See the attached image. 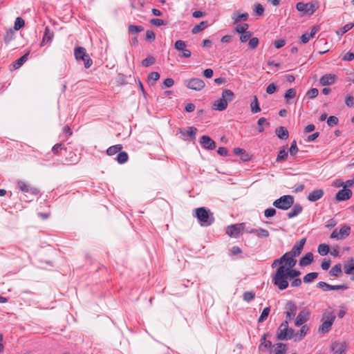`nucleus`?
<instances>
[{
  "mask_svg": "<svg viewBox=\"0 0 354 354\" xmlns=\"http://www.w3.org/2000/svg\"><path fill=\"white\" fill-rule=\"evenodd\" d=\"M313 261V254L312 252H308L299 261L301 266H307L311 264Z\"/></svg>",
  "mask_w": 354,
  "mask_h": 354,
  "instance_id": "26",
  "label": "nucleus"
},
{
  "mask_svg": "<svg viewBox=\"0 0 354 354\" xmlns=\"http://www.w3.org/2000/svg\"><path fill=\"white\" fill-rule=\"evenodd\" d=\"M297 311V307L295 303L292 301L287 302L285 306L284 313L286 314L285 322H291L295 318Z\"/></svg>",
  "mask_w": 354,
  "mask_h": 354,
  "instance_id": "7",
  "label": "nucleus"
},
{
  "mask_svg": "<svg viewBox=\"0 0 354 354\" xmlns=\"http://www.w3.org/2000/svg\"><path fill=\"white\" fill-rule=\"evenodd\" d=\"M156 62V59L152 55H149L142 61V65L145 67H149L153 65Z\"/></svg>",
  "mask_w": 354,
  "mask_h": 354,
  "instance_id": "43",
  "label": "nucleus"
},
{
  "mask_svg": "<svg viewBox=\"0 0 354 354\" xmlns=\"http://www.w3.org/2000/svg\"><path fill=\"white\" fill-rule=\"evenodd\" d=\"M309 326L308 325H302L301 329L295 334V342L301 341L308 333Z\"/></svg>",
  "mask_w": 354,
  "mask_h": 354,
  "instance_id": "25",
  "label": "nucleus"
},
{
  "mask_svg": "<svg viewBox=\"0 0 354 354\" xmlns=\"http://www.w3.org/2000/svg\"><path fill=\"white\" fill-rule=\"evenodd\" d=\"M335 319V315L330 310H326L324 313L322 318V322H329L334 323Z\"/></svg>",
  "mask_w": 354,
  "mask_h": 354,
  "instance_id": "31",
  "label": "nucleus"
},
{
  "mask_svg": "<svg viewBox=\"0 0 354 354\" xmlns=\"http://www.w3.org/2000/svg\"><path fill=\"white\" fill-rule=\"evenodd\" d=\"M255 297V294L252 292L248 291L245 292L243 295V299L245 301L250 302L253 300Z\"/></svg>",
  "mask_w": 354,
  "mask_h": 354,
  "instance_id": "53",
  "label": "nucleus"
},
{
  "mask_svg": "<svg viewBox=\"0 0 354 354\" xmlns=\"http://www.w3.org/2000/svg\"><path fill=\"white\" fill-rule=\"evenodd\" d=\"M29 52L21 56L20 58L17 59L13 64V68L15 69L19 68L28 59Z\"/></svg>",
  "mask_w": 354,
  "mask_h": 354,
  "instance_id": "32",
  "label": "nucleus"
},
{
  "mask_svg": "<svg viewBox=\"0 0 354 354\" xmlns=\"http://www.w3.org/2000/svg\"><path fill=\"white\" fill-rule=\"evenodd\" d=\"M249 15L247 12L245 13H239L238 12H234L232 15V19L234 21V24H237L240 21H247L248 19Z\"/></svg>",
  "mask_w": 354,
  "mask_h": 354,
  "instance_id": "27",
  "label": "nucleus"
},
{
  "mask_svg": "<svg viewBox=\"0 0 354 354\" xmlns=\"http://www.w3.org/2000/svg\"><path fill=\"white\" fill-rule=\"evenodd\" d=\"M277 137L282 140H286L288 138V131L284 127H279L275 130Z\"/></svg>",
  "mask_w": 354,
  "mask_h": 354,
  "instance_id": "30",
  "label": "nucleus"
},
{
  "mask_svg": "<svg viewBox=\"0 0 354 354\" xmlns=\"http://www.w3.org/2000/svg\"><path fill=\"white\" fill-rule=\"evenodd\" d=\"M337 76L335 74H326L321 77L319 83L322 86H328L333 84L335 82Z\"/></svg>",
  "mask_w": 354,
  "mask_h": 354,
  "instance_id": "20",
  "label": "nucleus"
},
{
  "mask_svg": "<svg viewBox=\"0 0 354 354\" xmlns=\"http://www.w3.org/2000/svg\"><path fill=\"white\" fill-rule=\"evenodd\" d=\"M185 86L192 90L201 91L205 87V84L201 79L192 78L185 81Z\"/></svg>",
  "mask_w": 354,
  "mask_h": 354,
  "instance_id": "10",
  "label": "nucleus"
},
{
  "mask_svg": "<svg viewBox=\"0 0 354 354\" xmlns=\"http://www.w3.org/2000/svg\"><path fill=\"white\" fill-rule=\"evenodd\" d=\"M287 157H288V152L286 151L285 149H282L279 151V152L278 153V156L277 158V162L284 161L286 160Z\"/></svg>",
  "mask_w": 354,
  "mask_h": 354,
  "instance_id": "52",
  "label": "nucleus"
},
{
  "mask_svg": "<svg viewBox=\"0 0 354 354\" xmlns=\"http://www.w3.org/2000/svg\"><path fill=\"white\" fill-rule=\"evenodd\" d=\"M251 111L254 113L261 111V109L259 105L258 98L256 95L253 97V101L250 104Z\"/></svg>",
  "mask_w": 354,
  "mask_h": 354,
  "instance_id": "38",
  "label": "nucleus"
},
{
  "mask_svg": "<svg viewBox=\"0 0 354 354\" xmlns=\"http://www.w3.org/2000/svg\"><path fill=\"white\" fill-rule=\"evenodd\" d=\"M197 132V129L194 127H189L187 129L186 131L182 132V134L185 136V134L189 136L192 139H195L196 133Z\"/></svg>",
  "mask_w": 354,
  "mask_h": 354,
  "instance_id": "46",
  "label": "nucleus"
},
{
  "mask_svg": "<svg viewBox=\"0 0 354 354\" xmlns=\"http://www.w3.org/2000/svg\"><path fill=\"white\" fill-rule=\"evenodd\" d=\"M310 318V313L308 310H301L297 315L295 321V325L296 326H302L304 323L308 321Z\"/></svg>",
  "mask_w": 354,
  "mask_h": 354,
  "instance_id": "15",
  "label": "nucleus"
},
{
  "mask_svg": "<svg viewBox=\"0 0 354 354\" xmlns=\"http://www.w3.org/2000/svg\"><path fill=\"white\" fill-rule=\"evenodd\" d=\"M245 223L231 225L227 227L226 234L231 237L237 238L240 236L241 232L245 230Z\"/></svg>",
  "mask_w": 354,
  "mask_h": 354,
  "instance_id": "6",
  "label": "nucleus"
},
{
  "mask_svg": "<svg viewBox=\"0 0 354 354\" xmlns=\"http://www.w3.org/2000/svg\"><path fill=\"white\" fill-rule=\"evenodd\" d=\"M291 281L288 274H287L286 267L280 266L275 273L272 275V281L279 290H283L288 287V281Z\"/></svg>",
  "mask_w": 354,
  "mask_h": 354,
  "instance_id": "1",
  "label": "nucleus"
},
{
  "mask_svg": "<svg viewBox=\"0 0 354 354\" xmlns=\"http://www.w3.org/2000/svg\"><path fill=\"white\" fill-rule=\"evenodd\" d=\"M351 233V227L348 225L342 226L339 231L335 229L330 234V239L342 240L346 239Z\"/></svg>",
  "mask_w": 354,
  "mask_h": 354,
  "instance_id": "9",
  "label": "nucleus"
},
{
  "mask_svg": "<svg viewBox=\"0 0 354 354\" xmlns=\"http://www.w3.org/2000/svg\"><path fill=\"white\" fill-rule=\"evenodd\" d=\"M302 209L303 208L301 205L299 203H297L294 205L291 210L288 212L287 216L289 218L297 216L302 212Z\"/></svg>",
  "mask_w": 354,
  "mask_h": 354,
  "instance_id": "28",
  "label": "nucleus"
},
{
  "mask_svg": "<svg viewBox=\"0 0 354 354\" xmlns=\"http://www.w3.org/2000/svg\"><path fill=\"white\" fill-rule=\"evenodd\" d=\"M282 257H285V259L283 260V263L286 268H294L297 263V260L295 259V257H293V254L290 252H286Z\"/></svg>",
  "mask_w": 354,
  "mask_h": 354,
  "instance_id": "19",
  "label": "nucleus"
},
{
  "mask_svg": "<svg viewBox=\"0 0 354 354\" xmlns=\"http://www.w3.org/2000/svg\"><path fill=\"white\" fill-rule=\"evenodd\" d=\"M252 36V32L250 31H247L245 32L241 33L240 37V41L241 42L247 41Z\"/></svg>",
  "mask_w": 354,
  "mask_h": 354,
  "instance_id": "62",
  "label": "nucleus"
},
{
  "mask_svg": "<svg viewBox=\"0 0 354 354\" xmlns=\"http://www.w3.org/2000/svg\"><path fill=\"white\" fill-rule=\"evenodd\" d=\"M25 26V21L21 17H17L15 19V25H14V30H18L23 28Z\"/></svg>",
  "mask_w": 354,
  "mask_h": 354,
  "instance_id": "49",
  "label": "nucleus"
},
{
  "mask_svg": "<svg viewBox=\"0 0 354 354\" xmlns=\"http://www.w3.org/2000/svg\"><path fill=\"white\" fill-rule=\"evenodd\" d=\"M200 143L203 148L208 150H213L216 148V142L208 136H203L201 138Z\"/></svg>",
  "mask_w": 354,
  "mask_h": 354,
  "instance_id": "16",
  "label": "nucleus"
},
{
  "mask_svg": "<svg viewBox=\"0 0 354 354\" xmlns=\"http://www.w3.org/2000/svg\"><path fill=\"white\" fill-rule=\"evenodd\" d=\"M248 27L249 25L248 24H239L236 27L235 31L237 32L238 33L241 34L247 32L246 30L248 28Z\"/></svg>",
  "mask_w": 354,
  "mask_h": 354,
  "instance_id": "54",
  "label": "nucleus"
},
{
  "mask_svg": "<svg viewBox=\"0 0 354 354\" xmlns=\"http://www.w3.org/2000/svg\"><path fill=\"white\" fill-rule=\"evenodd\" d=\"M354 26V23H348L344 27L336 31L337 35H343L344 33L350 30Z\"/></svg>",
  "mask_w": 354,
  "mask_h": 354,
  "instance_id": "39",
  "label": "nucleus"
},
{
  "mask_svg": "<svg viewBox=\"0 0 354 354\" xmlns=\"http://www.w3.org/2000/svg\"><path fill=\"white\" fill-rule=\"evenodd\" d=\"M174 48L180 52L179 57L180 58H189L192 55V52L187 48V44L185 41L177 40L174 43Z\"/></svg>",
  "mask_w": 354,
  "mask_h": 354,
  "instance_id": "8",
  "label": "nucleus"
},
{
  "mask_svg": "<svg viewBox=\"0 0 354 354\" xmlns=\"http://www.w3.org/2000/svg\"><path fill=\"white\" fill-rule=\"evenodd\" d=\"M296 96V89L295 88H289L286 91L284 95V97L288 100L289 99H293Z\"/></svg>",
  "mask_w": 354,
  "mask_h": 354,
  "instance_id": "51",
  "label": "nucleus"
},
{
  "mask_svg": "<svg viewBox=\"0 0 354 354\" xmlns=\"http://www.w3.org/2000/svg\"><path fill=\"white\" fill-rule=\"evenodd\" d=\"M344 271L346 274L352 275V279H354V261L351 259L344 265Z\"/></svg>",
  "mask_w": 354,
  "mask_h": 354,
  "instance_id": "29",
  "label": "nucleus"
},
{
  "mask_svg": "<svg viewBox=\"0 0 354 354\" xmlns=\"http://www.w3.org/2000/svg\"><path fill=\"white\" fill-rule=\"evenodd\" d=\"M74 55L77 61L82 60L84 62V67L88 68L93 64V61L90 58L89 55L86 53V50L83 47H77L74 50Z\"/></svg>",
  "mask_w": 354,
  "mask_h": 354,
  "instance_id": "4",
  "label": "nucleus"
},
{
  "mask_svg": "<svg viewBox=\"0 0 354 354\" xmlns=\"http://www.w3.org/2000/svg\"><path fill=\"white\" fill-rule=\"evenodd\" d=\"M259 44V39L257 37H252L249 40L248 46L250 48L254 49Z\"/></svg>",
  "mask_w": 354,
  "mask_h": 354,
  "instance_id": "57",
  "label": "nucleus"
},
{
  "mask_svg": "<svg viewBox=\"0 0 354 354\" xmlns=\"http://www.w3.org/2000/svg\"><path fill=\"white\" fill-rule=\"evenodd\" d=\"M353 192L351 189H346V187H344L343 189L339 190L335 196V199L337 201H344L348 200L351 198Z\"/></svg>",
  "mask_w": 354,
  "mask_h": 354,
  "instance_id": "14",
  "label": "nucleus"
},
{
  "mask_svg": "<svg viewBox=\"0 0 354 354\" xmlns=\"http://www.w3.org/2000/svg\"><path fill=\"white\" fill-rule=\"evenodd\" d=\"M298 151V147L297 146V142L295 140H293L291 143V146L289 149V152L291 156H295Z\"/></svg>",
  "mask_w": 354,
  "mask_h": 354,
  "instance_id": "59",
  "label": "nucleus"
},
{
  "mask_svg": "<svg viewBox=\"0 0 354 354\" xmlns=\"http://www.w3.org/2000/svg\"><path fill=\"white\" fill-rule=\"evenodd\" d=\"M15 31V30L10 29L6 32L3 39L6 44H9L11 41L14 39Z\"/></svg>",
  "mask_w": 354,
  "mask_h": 354,
  "instance_id": "40",
  "label": "nucleus"
},
{
  "mask_svg": "<svg viewBox=\"0 0 354 354\" xmlns=\"http://www.w3.org/2000/svg\"><path fill=\"white\" fill-rule=\"evenodd\" d=\"M298 11L306 15H313L315 11V6L311 3L298 2L296 5Z\"/></svg>",
  "mask_w": 354,
  "mask_h": 354,
  "instance_id": "11",
  "label": "nucleus"
},
{
  "mask_svg": "<svg viewBox=\"0 0 354 354\" xmlns=\"http://www.w3.org/2000/svg\"><path fill=\"white\" fill-rule=\"evenodd\" d=\"M317 251L321 256H325L329 252L330 248L328 245L322 243L318 246Z\"/></svg>",
  "mask_w": 354,
  "mask_h": 354,
  "instance_id": "41",
  "label": "nucleus"
},
{
  "mask_svg": "<svg viewBox=\"0 0 354 354\" xmlns=\"http://www.w3.org/2000/svg\"><path fill=\"white\" fill-rule=\"evenodd\" d=\"M324 194L322 189H315L308 194L307 198L309 201L315 202L322 198Z\"/></svg>",
  "mask_w": 354,
  "mask_h": 354,
  "instance_id": "23",
  "label": "nucleus"
},
{
  "mask_svg": "<svg viewBox=\"0 0 354 354\" xmlns=\"http://www.w3.org/2000/svg\"><path fill=\"white\" fill-rule=\"evenodd\" d=\"M254 11L258 15L262 16L264 12V8L260 3H257L254 5Z\"/></svg>",
  "mask_w": 354,
  "mask_h": 354,
  "instance_id": "61",
  "label": "nucleus"
},
{
  "mask_svg": "<svg viewBox=\"0 0 354 354\" xmlns=\"http://www.w3.org/2000/svg\"><path fill=\"white\" fill-rule=\"evenodd\" d=\"M333 323L329 322H322V325L319 327L318 332L320 333H328Z\"/></svg>",
  "mask_w": 354,
  "mask_h": 354,
  "instance_id": "34",
  "label": "nucleus"
},
{
  "mask_svg": "<svg viewBox=\"0 0 354 354\" xmlns=\"http://www.w3.org/2000/svg\"><path fill=\"white\" fill-rule=\"evenodd\" d=\"M270 312V308L266 307L263 310L260 317H259L258 322L261 323V322H264L268 318Z\"/></svg>",
  "mask_w": 354,
  "mask_h": 354,
  "instance_id": "47",
  "label": "nucleus"
},
{
  "mask_svg": "<svg viewBox=\"0 0 354 354\" xmlns=\"http://www.w3.org/2000/svg\"><path fill=\"white\" fill-rule=\"evenodd\" d=\"M128 154L125 151H120L118 155L117 156L116 160L118 163L123 164L125 163L128 160Z\"/></svg>",
  "mask_w": 354,
  "mask_h": 354,
  "instance_id": "42",
  "label": "nucleus"
},
{
  "mask_svg": "<svg viewBox=\"0 0 354 354\" xmlns=\"http://www.w3.org/2000/svg\"><path fill=\"white\" fill-rule=\"evenodd\" d=\"M159 78H160V74L158 72H151L148 75L149 81L153 80V82H156Z\"/></svg>",
  "mask_w": 354,
  "mask_h": 354,
  "instance_id": "63",
  "label": "nucleus"
},
{
  "mask_svg": "<svg viewBox=\"0 0 354 354\" xmlns=\"http://www.w3.org/2000/svg\"><path fill=\"white\" fill-rule=\"evenodd\" d=\"M256 232V235L258 237H261V238H267L270 235L269 232L267 230L263 229V228H259L257 230V232Z\"/></svg>",
  "mask_w": 354,
  "mask_h": 354,
  "instance_id": "50",
  "label": "nucleus"
},
{
  "mask_svg": "<svg viewBox=\"0 0 354 354\" xmlns=\"http://www.w3.org/2000/svg\"><path fill=\"white\" fill-rule=\"evenodd\" d=\"M150 23L152 25L156 26L157 27H159L160 26L166 25L167 24L166 21H163L162 19H157V18L151 19L150 20Z\"/></svg>",
  "mask_w": 354,
  "mask_h": 354,
  "instance_id": "56",
  "label": "nucleus"
},
{
  "mask_svg": "<svg viewBox=\"0 0 354 354\" xmlns=\"http://www.w3.org/2000/svg\"><path fill=\"white\" fill-rule=\"evenodd\" d=\"M54 37V32L50 29L49 27L46 26L44 30L41 46H44L46 44L50 43Z\"/></svg>",
  "mask_w": 354,
  "mask_h": 354,
  "instance_id": "24",
  "label": "nucleus"
},
{
  "mask_svg": "<svg viewBox=\"0 0 354 354\" xmlns=\"http://www.w3.org/2000/svg\"><path fill=\"white\" fill-rule=\"evenodd\" d=\"M318 93H319L318 89L316 88H313L308 91L306 95L309 98L312 99V98H315V97H317Z\"/></svg>",
  "mask_w": 354,
  "mask_h": 354,
  "instance_id": "58",
  "label": "nucleus"
},
{
  "mask_svg": "<svg viewBox=\"0 0 354 354\" xmlns=\"http://www.w3.org/2000/svg\"><path fill=\"white\" fill-rule=\"evenodd\" d=\"M270 336L269 333H264L261 339V344L259 345L260 350L272 349L274 346L270 340H267V337Z\"/></svg>",
  "mask_w": 354,
  "mask_h": 354,
  "instance_id": "21",
  "label": "nucleus"
},
{
  "mask_svg": "<svg viewBox=\"0 0 354 354\" xmlns=\"http://www.w3.org/2000/svg\"><path fill=\"white\" fill-rule=\"evenodd\" d=\"M317 287L323 289L324 291L346 290L348 288V286L344 284L330 285L324 281H319L317 283Z\"/></svg>",
  "mask_w": 354,
  "mask_h": 354,
  "instance_id": "12",
  "label": "nucleus"
},
{
  "mask_svg": "<svg viewBox=\"0 0 354 354\" xmlns=\"http://www.w3.org/2000/svg\"><path fill=\"white\" fill-rule=\"evenodd\" d=\"M275 348L274 350V354H286L287 348L286 344L283 343H277L275 345Z\"/></svg>",
  "mask_w": 354,
  "mask_h": 354,
  "instance_id": "35",
  "label": "nucleus"
},
{
  "mask_svg": "<svg viewBox=\"0 0 354 354\" xmlns=\"http://www.w3.org/2000/svg\"><path fill=\"white\" fill-rule=\"evenodd\" d=\"M275 214H276V209L272 207L266 209L264 212V215L267 218L272 217Z\"/></svg>",
  "mask_w": 354,
  "mask_h": 354,
  "instance_id": "60",
  "label": "nucleus"
},
{
  "mask_svg": "<svg viewBox=\"0 0 354 354\" xmlns=\"http://www.w3.org/2000/svg\"><path fill=\"white\" fill-rule=\"evenodd\" d=\"M207 26V22L203 21L199 24L196 25L192 30V34H198L201 31L203 30Z\"/></svg>",
  "mask_w": 354,
  "mask_h": 354,
  "instance_id": "37",
  "label": "nucleus"
},
{
  "mask_svg": "<svg viewBox=\"0 0 354 354\" xmlns=\"http://www.w3.org/2000/svg\"><path fill=\"white\" fill-rule=\"evenodd\" d=\"M287 274H288L290 280L297 278L301 272L299 270L293 269V268H286Z\"/></svg>",
  "mask_w": 354,
  "mask_h": 354,
  "instance_id": "44",
  "label": "nucleus"
},
{
  "mask_svg": "<svg viewBox=\"0 0 354 354\" xmlns=\"http://www.w3.org/2000/svg\"><path fill=\"white\" fill-rule=\"evenodd\" d=\"M318 276L317 272H310L304 277V282L308 283L315 280Z\"/></svg>",
  "mask_w": 354,
  "mask_h": 354,
  "instance_id": "45",
  "label": "nucleus"
},
{
  "mask_svg": "<svg viewBox=\"0 0 354 354\" xmlns=\"http://www.w3.org/2000/svg\"><path fill=\"white\" fill-rule=\"evenodd\" d=\"M338 118L336 116L332 115L330 116L327 120V124L329 127H333L338 124Z\"/></svg>",
  "mask_w": 354,
  "mask_h": 354,
  "instance_id": "55",
  "label": "nucleus"
},
{
  "mask_svg": "<svg viewBox=\"0 0 354 354\" xmlns=\"http://www.w3.org/2000/svg\"><path fill=\"white\" fill-rule=\"evenodd\" d=\"M288 322H283L281 325L279 326L277 333V338L279 340H286L288 339V337L290 336L288 335Z\"/></svg>",
  "mask_w": 354,
  "mask_h": 354,
  "instance_id": "13",
  "label": "nucleus"
},
{
  "mask_svg": "<svg viewBox=\"0 0 354 354\" xmlns=\"http://www.w3.org/2000/svg\"><path fill=\"white\" fill-rule=\"evenodd\" d=\"M196 216L202 226H209L214 221L213 214L205 207L196 208Z\"/></svg>",
  "mask_w": 354,
  "mask_h": 354,
  "instance_id": "3",
  "label": "nucleus"
},
{
  "mask_svg": "<svg viewBox=\"0 0 354 354\" xmlns=\"http://www.w3.org/2000/svg\"><path fill=\"white\" fill-rule=\"evenodd\" d=\"M345 103L347 106L352 107L354 106V97L351 95H348L346 97Z\"/></svg>",
  "mask_w": 354,
  "mask_h": 354,
  "instance_id": "64",
  "label": "nucleus"
},
{
  "mask_svg": "<svg viewBox=\"0 0 354 354\" xmlns=\"http://www.w3.org/2000/svg\"><path fill=\"white\" fill-rule=\"evenodd\" d=\"M17 188L24 193H29L33 195H37L38 194V190L36 188L31 187L30 185L21 180L17 182Z\"/></svg>",
  "mask_w": 354,
  "mask_h": 354,
  "instance_id": "17",
  "label": "nucleus"
},
{
  "mask_svg": "<svg viewBox=\"0 0 354 354\" xmlns=\"http://www.w3.org/2000/svg\"><path fill=\"white\" fill-rule=\"evenodd\" d=\"M122 149V146L121 145H115L109 147L106 150V153L109 156H113L115 153L120 152Z\"/></svg>",
  "mask_w": 354,
  "mask_h": 354,
  "instance_id": "36",
  "label": "nucleus"
},
{
  "mask_svg": "<svg viewBox=\"0 0 354 354\" xmlns=\"http://www.w3.org/2000/svg\"><path fill=\"white\" fill-rule=\"evenodd\" d=\"M306 241V239H301L299 241H297L293 245L292 250L289 252L292 254L293 257H298L301 254L304 248Z\"/></svg>",
  "mask_w": 354,
  "mask_h": 354,
  "instance_id": "18",
  "label": "nucleus"
},
{
  "mask_svg": "<svg viewBox=\"0 0 354 354\" xmlns=\"http://www.w3.org/2000/svg\"><path fill=\"white\" fill-rule=\"evenodd\" d=\"M234 93L229 89H225L221 97L214 102L212 108L213 110L219 111H224L227 109L229 102H232L234 99Z\"/></svg>",
  "mask_w": 354,
  "mask_h": 354,
  "instance_id": "2",
  "label": "nucleus"
},
{
  "mask_svg": "<svg viewBox=\"0 0 354 354\" xmlns=\"http://www.w3.org/2000/svg\"><path fill=\"white\" fill-rule=\"evenodd\" d=\"M346 348L345 342H335L331 347L333 354H346Z\"/></svg>",
  "mask_w": 354,
  "mask_h": 354,
  "instance_id": "22",
  "label": "nucleus"
},
{
  "mask_svg": "<svg viewBox=\"0 0 354 354\" xmlns=\"http://www.w3.org/2000/svg\"><path fill=\"white\" fill-rule=\"evenodd\" d=\"M294 204V198L290 195H284L275 200L273 205L277 208L286 210Z\"/></svg>",
  "mask_w": 354,
  "mask_h": 354,
  "instance_id": "5",
  "label": "nucleus"
},
{
  "mask_svg": "<svg viewBox=\"0 0 354 354\" xmlns=\"http://www.w3.org/2000/svg\"><path fill=\"white\" fill-rule=\"evenodd\" d=\"M342 265L340 263L334 266L330 270L329 274L330 276L338 277L342 274Z\"/></svg>",
  "mask_w": 354,
  "mask_h": 354,
  "instance_id": "33",
  "label": "nucleus"
},
{
  "mask_svg": "<svg viewBox=\"0 0 354 354\" xmlns=\"http://www.w3.org/2000/svg\"><path fill=\"white\" fill-rule=\"evenodd\" d=\"M144 30L142 26L130 25L128 28L129 32L131 34H136Z\"/></svg>",
  "mask_w": 354,
  "mask_h": 354,
  "instance_id": "48",
  "label": "nucleus"
}]
</instances>
